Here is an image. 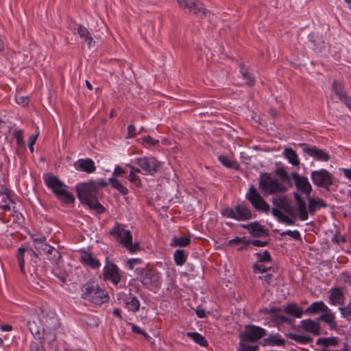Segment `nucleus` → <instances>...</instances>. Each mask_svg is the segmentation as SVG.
<instances>
[{"label":"nucleus","mask_w":351,"mask_h":351,"mask_svg":"<svg viewBox=\"0 0 351 351\" xmlns=\"http://www.w3.org/2000/svg\"><path fill=\"white\" fill-rule=\"evenodd\" d=\"M276 174L285 181H289L290 178L284 168L277 169Z\"/></svg>","instance_id":"nucleus-51"},{"label":"nucleus","mask_w":351,"mask_h":351,"mask_svg":"<svg viewBox=\"0 0 351 351\" xmlns=\"http://www.w3.org/2000/svg\"><path fill=\"white\" fill-rule=\"evenodd\" d=\"M278 221L285 223L287 225H294L295 224V221L293 219H292L291 218L288 217L284 213H282V215L280 216V217L278 219Z\"/></svg>","instance_id":"nucleus-56"},{"label":"nucleus","mask_w":351,"mask_h":351,"mask_svg":"<svg viewBox=\"0 0 351 351\" xmlns=\"http://www.w3.org/2000/svg\"><path fill=\"white\" fill-rule=\"evenodd\" d=\"M82 299L96 305H101L109 300L106 291L94 282L85 283L82 288Z\"/></svg>","instance_id":"nucleus-2"},{"label":"nucleus","mask_w":351,"mask_h":351,"mask_svg":"<svg viewBox=\"0 0 351 351\" xmlns=\"http://www.w3.org/2000/svg\"><path fill=\"white\" fill-rule=\"evenodd\" d=\"M14 137L17 144L21 145L23 143V131L21 130H16L14 134Z\"/></svg>","instance_id":"nucleus-62"},{"label":"nucleus","mask_w":351,"mask_h":351,"mask_svg":"<svg viewBox=\"0 0 351 351\" xmlns=\"http://www.w3.org/2000/svg\"><path fill=\"white\" fill-rule=\"evenodd\" d=\"M250 243H252L253 245L256 247H264L268 245L267 241H262L260 240H252Z\"/></svg>","instance_id":"nucleus-64"},{"label":"nucleus","mask_w":351,"mask_h":351,"mask_svg":"<svg viewBox=\"0 0 351 351\" xmlns=\"http://www.w3.org/2000/svg\"><path fill=\"white\" fill-rule=\"evenodd\" d=\"M44 335H51L50 341L56 339L54 332L60 328V323L56 313L53 311H47L41 319Z\"/></svg>","instance_id":"nucleus-7"},{"label":"nucleus","mask_w":351,"mask_h":351,"mask_svg":"<svg viewBox=\"0 0 351 351\" xmlns=\"http://www.w3.org/2000/svg\"><path fill=\"white\" fill-rule=\"evenodd\" d=\"M302 146L304 152L315 160L326 162L330 159V155L323 149L315 146L307 147L306 144H303Z\"/></svg>","instance_id":"nucleus-17"},{"label":"nucleus","mask_w":351,"mask_h":351,"mask_svg":"<svg viewBox=\"0 0 351 351\" xmlns=\"http://www.w3.org/2000/svg\"><path fill=\"white\" fill-rule=\"evenodd\" d=\"M250 241L247 240L245 237H236L234 239H232L230 241V243L232 245H239L238 250H241L245 246H247L248 244H250Z\"/></svg>","instance_id":"nucleus-43"},{"label":"nucleus","mask_w":351,"mask_h":351,"mask_svg":"<svg viewBox=\"0 0 351 351\" xmlns=\"http://www.w3.org/2000/svg\"><path fill=\"white\" fill-rule=\"evenodd\" d=\"M341 279L346 283L351 285V274L348 272H343L341 275Z\"/></svg>","instance_id":"nucleus-61"},{"label":"nucleus","mask_w":351,"mask_h":351,"mask_svg":"<svg viewBox=\"0 0 351 351\" xmlns=\"http://www.w3.org/2000/svg\"><path fill=\"white\" fill-rule=\"evenodd\" d=\"M128 180L134 183L136 186H140L141 185V180L140 178L134 173L133 171H130V173L128 176Z\"/></svg>","instance_id":"nucleus-49"},{"label":"nucleus","mask_w":351,"mask_h":351,"mask_svg":"<svg viewBox=\"0 0 351 351\" xmlns=\"http://www.w3.org/2000/svg\"><path fill=\"white\" fill-rule=\"evenodd\" d=\"M274 308H276L278 311H277L275 313H271V317L273 320L277 323V324H282V323H287L291 324V319L289 317H287L281 314L282 308L279 307H274Z\"/></svg>","instance_id":"nucleus-30"},{"label":"nucleus","mask_w":351,"mask_h":351,"mask_svg":"<svg viewBox=\"0 0 351 351\" xmlns=\"http://www.w3.org/2000/svg\"><path fill=\"white\" fill-rule=\"evenodd\" d=\"M80 261L92 269H97L101 266V263L98 259L93 257L90 253L84 251L81 255Z\"/></svg>","instance_id":"nucleus-22"},{"label":"nucleus","mask_w":351,"mask_h":351,"mask_svg":"<svg viewBox=\"0 0 351 351\" xmlns=\"http://www.w3.org/2000/svg\"><path fill=\"white\" fill-rule=\"evenodd\" d=\"M187 336L191 338L196 343L202 346H206L208 343L206 339L198 332H188Z\"/></svg>","instance_id":"nucleus-38"},{"label":"nucleus","mask_w":351,"mask_h":351,"mask_svg":"<svg viewBox=\"0 0 351 351\" xmlns=\"http://www.w3.org/2000/svg\"><path fill=\"white\" fill-rule=\"evenodd\" d=\"M173 259L177 265H183L186 261V255L183 250H177L174 252Z\"/></svg>","instance_id":"nucleus-36"},{"label":"nucleus","mask_w":351,"mask_h":351,"mask_svg":"<svg viewBox=\"0 0 351 351\" xmlns=\"http://www.w3.org/2000/svg\"><path fill=\"white\" fill-rule=\"evenodd\" d=\"M16 102L23 107L27 106L29 104V98L27 96H16Z\"/></svg>","instance_id":"nucleus-54"},{"label":"nucleus","mask_w":351,"mask_h":351,"mask_svg":"<svg viewBox=\"0 0 351 351\" xmlns=\"http://www.w3.org/2000/svg\"><path fill=\"white\" fill-rule=\"evenodd\" d=\"M27 250L21 247L18 249L16 258L18 261L20 271L22 274H25V253Z\"/></svg>","instance_id":"nucleus-32"},{"label":"nucleus","mask_w":351,"mask_h":351,"mask_svg":"<svg viewBox=\"0 0 351 351\" xmlns=\"http://www.w3.org/2000/svg\"><path fill=\"white\" fill-rule=\"evenodd\" d=\"M324 313H325L320 315L317 319L322 320V321L325 322L328 325H330L331 327L336 326L335 315L331 313H328V311L324 312Z\"/></svg>","instance_id":"nucleus-40"},{"label":"nucleus","mask_w":351,"mask_h":351,"mask_svg":"<svg viewBox=\"0 0 351 351\" xmlns=\"http://www.w3.org/2000/svg\"><path fill=\"white\" fill-rule=\"evenodd\" d=\"M30 351H46L43 343L40 341H32L29 345Z\"/></svg>","instance_id":"nucleus-48"},{"label":"nucleus","mask_w":351,"mask_h":351,"mask_svg":"<svg viewBox=\"0 0 351 351\" xmlns=\"http://www.w3.org/2000/svg\"><path fill=\"white\" fill-rule=\"evenodd\" d=\"M283 154L285 157L289 160V162L293 166H298L300 160L297 153L290 147L285 148Z\"/></svg>","instance_id":"nucleus-27"},{"label":"nucleus","mask_w":351,"mask_h":351,"mask_svg":"<svg viewBox=\"0 0 351 351\" xmlns=\"http://www.w3.org/2000/svg\"><path fill=\"white\" fill-rule=\"evenodd\" d=\"M284 313L296 318H300L304 313L303 310L295 303H288L284 306Z\"/></svg>","instance_id":"nucleus-26"},{"label":"nucleus","mask_w":351,"mask_h":351,"mask_svg":"<svg viewBox=\"0 0 351 351\" xmlns=\"http://www.w3.org/2000/svg\"><path fill=\"white\" fill-rule=\"evenodd\" d=\"M33 245L34 248L40 253L42 254L45 250V247L47 245V243L45 242V239L40 238V239H34Z\"/></svg>","instance_id":"nucleus-41"},{"label":"nucleus","mask_w":351,"mask_h":351,"mask_svg":"<svg viewBox=\"0 0 351 351\" xmlns=\"http://www.w3.org/2000/svg\"><path fill=\"white\" fill-rule=\"evenodd\" d=\"M121 277L119 267L106 258V265L104 267V279L111 281L114 285H117L121 280Z\"/></svg>","instance_id":"nucleus-14"},{"label":"nucleus","mask_w":351,"mask_h":351,"mask_svg":"<svg viewBox=\"0 0 351 351\" xmlns=\"http://www.w3.org/2000/svg\"><path fill=\"white\" fill-rule=\"evenodd\" d=\"M123 300L129 311L136 312L139 310L140 302L134 294L130 292L128 294H123Z\"/></svg>","instance_id":"nucleus-19"},{"label":"nucleus","mask_w":351,"mask_h":351,"mask_svg":"<svg viewBox=\"0 0 351 351\" xmlns=\"http://www.w3.org/2000/svg\"><path fill=\"white\" fill-rule=\"evenodd\" d=\"M288 336L291 339L301 343H307L313 341V339L307 335H301L293 333H289L288 334Z\"/></svg>","instance_id":"nucleus-39"},{"label":"nucleus","mask_w":351,"mask_h":351,"mask_svg":"<svg viewBox=\"0 0 351 351\" xmlns=\"http://www.w3.org/2000/svg\"><path fill=\"white\" fill-rule=\"evenodd\" d=\"M109 183L111 186L119 191L122 195H126L128 193V189L124 186L116 178H110Z\"/></svg>","instance_id":"nucleus-35"},{"label":"nucleus","mask_w":351,"mask_h":351,"mask_svg":"<svg viewBox=\"0 0 351 351\" xmlns=\"http://www.w3.org/2000/svg\"><path fill=\"white\" fill-rule=\"evenodd\" d=\"M258 187L265 195L284 193L287 190L286 186L267 173L261 174Z\"/></svg>","instance_id":"nucleus-6"},{"label":"nucleus","mask_w":351,"mask_h":351,"mask_svg":"<svg viewBox=\"0 0 351 351\" xmlns=\"http://www.w3.org/2000/svg\"><path fill=\"white\" fill-rule=\"evenodd\" d=\"M52 252L48 256V259L52 262V263L58 265L59 263L60 260L61 259V254L58 250L55 247L53 250H51Z\"/></svg>","instance_id":"nucleus-45"},{"label":"nucleus","mask_w":351,"mask_h":351,"mask_svg":"<svg viewBox=\"0 0 351 351\" xmlns=\"http://www.w3.org/2000/svg\"><path fill=\"white\" fill-rule=\"evenodd\" d=\"M38 136V134H33V135L30 136L28 139V145H29V150L32 153L34 152V145L35 144V143L36 141Z\"/></svg>","instance_id":"nucleus-59"},{"label":"nucleus","mask_w":351,"mask_h":351,"mask_svg":"<svg viewBox=\"0 0 351 351\" xmlns=\"http://www.w3.org/2000/svg\"><path fill=\"white\" fill-rule=\"evenodd\" d=\"M40 322H41V319H33L32 320H29L27 323V326L28 327V329L29 332L32 334V335L38 339H40L41 337V333L40 331L43 330V325L40 326Z\"/></svg>","instance_id":"nucleus-25"},{"label":"nucleus","mask_w":351,"mask_h":351,"mask_svg":"<svg viewBox=\"0 0 351 351\" xmlns=\"http://www.w3.org/2000/svg\"><path fill=\"white\" fill-rule=\"evenodd\" d=\"M311 178L315 186L323 188L327 191H330V186L332 185V175L324 169L313 171Z\"/></svg>","instance_id":"nucleus-8"},{"label":"nucleus","mask_w":351,"mask_h":351,"mask_svg":"<svg viewBox=\"0 0 351 351\" xmlns=\"http://www.w3.org/2000/svg\"><path fill=\"white\" fill-rule=\"evenodd\" d=\"M246 198L257 210L266 213L269 211V205L254 186L250 188L248 193L246 194Z\"/></svg>","instance_id":"nucleus-10"},{"label":"nucleus","mask_w":351,"mask_h":351,"mask_svg":"<svg viewBox=\"0 0 351 351\" xmlns=\"http://www.w3.org/2000/svg\"><path fill=\"white\" fill-rule=\"evenodd\" d=\"M110 233L116 237L123 247H125L130 254L139 251L138 243H132V235L130 230H125L122 225L116 223Z\"/></svg>","instance_id":"nucleus-5"},{"label":"nucleus","mask_w":351,"mask_h":351,"mask_svg":"<svg viewBox=\"0 0 351 351\" xmlns=\"http://www.w3.org/2000/svg\"><path fill=\"white\" fill-rule=\"evenodd\" d=\"M191 243V239L188 237H173L171 240V245L173 247H186Z\"/></svg>","instance_id":"nucleus-33"},{"label":"nucleus","mask_w":351,"mask_h":351,"mask_svg":"<svg viewBox=\"0 0 351 351\" xmlns=\"http://www.w3.org/2000/svg\"><path fill=\"white\" fill-rule=\"evenodd\" d=\"M44 180L47 187L52 190L60 201L66 204L74 202V195L66 189V186L56 176H49L45 177Z\"/></svg>","instance_id":"nucleus-4"},{"label":"nucleus","mask_w":351,"mask_h":351,"mask_svg":"<svg viewBox=\"0 0 351 351\" xmlns=\"http://www.w3.org/2000/svg\"><path fill=\"white\" fill-rule=\"evenodd\" d=\"M332 90L337 97L346 92L344 90L343 85L341 82L337 81L333 82Z\"/></svg>","instance_id":"nucleus-46"},{"label":"nucleus","mask_w":351,"mask_h":351,"mask_svg":"<svg viewBox=\"0 0 351 351\" xmlns=\"http://www.w3.org/2000/svg\"><path fill=\"white\" fill-rule=\"evenodd\" d=\"M221 215L238 221L249 220L252 217L251 210L243 205H237L234 209L226 208L222 210Z\"/></svg>","instance_id":"nucleus-9"},{"label":"nucleus","mask_w":351,"mask_h":351,"mask_svg":"<svg viewBox=\"0 0 351 351\" xmlns=\"http://www.w3.org/2000/svg\"><path fill=\"white\" fill-rule=\"evenodd\" d=\"M77 171H82L88 173L95 171L96 167L94 162L91 159H80L74 165Z\"/></svg>","instance_id":"nucleus-18"},{"label":"nucleus","mask_w":351,"mask_h":351,"mask_svg":"<svg viewBox=\"0 0 351 351\" xmlns=\"http://www.w3.org/2000/svg\"><path fill=\"white\" fill-rule=\"evenodd\" d=\"M135 162L146 174L154 176L159 169L160 162L154 157L136 158Z\"/></svg>","instance_id":"nucleus-12"},{"label":"nucleus","mask_w":351,"mask_h":351,"mask_svg":"<svg viewBox=\"0 0 351 351\" xmlns=\"http://www.w3.org/2000/svg\"><path fill=\"white\" fill-rule=\"evenodd\" d=\"M339 100L343 102L348 108H351V98L345 92L338 96Z\"/></svg>","instance_id":"nucleus-52"},{"label":"nucleus","mask_w":351,"mask_h":351,"mask_svg":"<svg viewBox=\"0 0 351 351\" xmlns=\"http://www.w3.org/2000/svg\"><path fill=\"white\" fill-rule=\"evenodd\" d=\"M132 332L136 334H139L143 335L146 339L149 338V336L142 329H141L138 326L134 325V324L130 323Z\"/></svg>","instance_id":"nucleus-53"},{"label":"nucleus","mask_w":351,"mask_h":351,"mask_svg":"<svg viewBox=\"0 0 351 351\" xmlns=\"http://www.w3.org/2000/svg\"><path fill=\"white\" fill-rule=\"evenodd\" d=\"M141 281L147 287L156 286L160 280V274L158 272L152 270H145L141 269L140 270Z\"/></svg>","instance_id":"nucleus-15"},{"label":"nucleus","mask_w":351,"mask_h":351,"mask_svg":"<svg viewBox=\"0 0 351 351\" xmlns=\"http://www.w3.org/2000/svg\"><path fill=\"white\" fill-rule=\"evenodd\" d=\"M273 204L278 208L283 209L287 208L289 204L288 199L286 196H281L273 198Z\"/></svg>","instance_id":"nucleus-42"},{"label":"nucleus","mask_w":351,"mask_h":351,"mask_svg":"<svg viewBox=\"0 0 351 351\" xmlns=\"http://www.w3.org/2000/svg\"><path fill=\"white\" fill-rule=\"evenodd\" d=\"M243 228L247 229L253 237H261L267 234V232L263 226H261L258 222H252L250 224L243 225Z\"/></svg>","instance_id":"nucleus-23"},{"label":"nucleus","mask_w":351,"mask_h":351,"mask_svg":"<svg viewBox=\"0 0 351 351\" xmlns=\"http://www.w3.org/2000/svg\"><path fill=\"white\" fill-rule=\"evenodd\" d=\"M98 187L94 182L81 183L76 186L77 197L84 204L97 213H103L104 207L97 199Z\"/></svg>","instance_id":"nucleus-1"},{"label":"nucleus","mask_w":351,"mask_h":351,"mask_svg":"<svg viewBox=\"0 0 351 351\" xmlns=\"http://www.w3.org/2000/svg\"><path fill=\"white\" fill-rule=\"evenodd\" d=\"M328 306L323 302H315L312 303L305 311L307 313H315L318 311L327 312Z\"/></svg>","instance_id":"nucleus-28"},{"label":"nucleus","mask_w":351,"mask_h":351,"mask_svg":"<svg viewBox=\"0 0 351 351\" xmlns=\"http://www.w3.org/2000/svg\"><path fill=\"white\" fill-rule=\"evenodd\" d=\"M263 341L264 345L269 346H280L285 343V340L278 333L269 335L267 337L263 339Z\"/></svg>","instance_id":"nucleus-24"},{"label":"nucleus","mask_w":351,"mask_h":351,"mask_svg":"<svg viewBox=\"0 0 351 351\" xmlns=\"http://www.w3.org/2000/svg\"><path fill=\"white\" fill-rule=\"evenodd\" d=\"M142 140L143 143L149 144L152 146H155L159 143L158 140L154 139L150 136H145L142 138Z\"/></svg>","instance_id":"nucleus-58"},{"label":"nucleus","mask_w":351,"mask_h":351,"mask_svg":"<svg viewBox=\"0 0 351 351\" xmlns=\"http://www.w3.org/2000/svg\"><path fill=\"white\" fill-rule=\"evenodd\" d=\"M266 335V331L261 327L254 325H247L245 330L239 334V339L242 341L256 342Z\"/></svg>","instance_id":"nucleus-11"},{"label":"nucleus","mask_w":351,"mask_h":351,"mask_svg":"<svg viewBox=\"0 0 351 351\" xmlns=\"http://www.w3.org/2000/svg\"><path fill=\"white\" fill-rule=\"evenodd\" d=\"M177 1L180 7L188 9L189 12L198 15L200 18L206 17V10L201 8L195 0H177Z\"/></svg>","instance_id":"nucleus-16"},{"label":"nucleus","mask_w":351,"mask_h":351,"mask_svg":"<svg viewBox=\"0 0 351 351\" xmlns=\"http://www.w3.org/2000/svg\"><path fill=\"white\" fill-rule=\"evenodd\" d=\"M345 297L343 290L340 287H335L330 290L329 296L330 302L333 305H341L343 304Z\"/></svg>","instance_id":"nucleus-21"},{"label":"nucleus","mask_w":351,"mask_h":351,"mask_svg":"<svg viewBox=\"0 0 351 351\" xmlns=\"http://www.w3.org/2000/svg\"><path fill=\"white\" fill-rule=\"evenodd\" d=\"M247 341L240 340L239 347L237 351H256L258 348V346L257 345H247L245 343Z\"/></svg>","instance_id":"nucleus-44"},{"label":"nucleus","mask_w":351,"mask_h":351,"mask_svg":"<svg viewBox=\"0 0 351 351\" xmlns=\"http://www.w3.org/2000/svg\"><path fill=\"white\" fill-rule=\"evenodd\" d=\"M282 237L289 235L295 240H301V235L298 230H286L280 232Z\"/></svg>","instance_id":"nucleus-47"},{"label":"nucleus","mask_w":351,"mask_h":351,"mask_svg":"<svg viewBox=\"0 0 351 351\" xmlns=\"http://www.w3.org/2000/svg\"><path fill=\"white\" fill-rule=\"evenodd\" d=\"M300 326L306 332L313 333L315 335H319L320 326L318 322L311 319L302 320Z\"/></svg>","instance_id":"nucleus-20"},{"label":"nucleus","mask_w":351,"mask_h":351,"mask_svg":"<svg viewBox=\"0 0 351 351\" xmlns=\"http://www.w3.org/2000/svg\"><path fill=\"white\" fill-rule=\"evenodd\" d=\"M291 177L293 180L295 186L298 191L301 192L307 199H308L312 191V186L308 178L296 172L291 173Z\"/></svg>","instance_id":"nucleus-13"},{"label":"nucleus","mask_w":351,"mask_h":351,"mask_svg":"<svg viewBox=\"0 0 351 351\" xmlns=\"http://www.w3.org/2000/svg\"><path fill=\"white\" fill-rule=\"evenodd\" d=\"M77 32L79 36L84 38L88 45V47H90L92 46V43H94V41L93 38L90 36V33L88 29L82 25H78L77 27Z\"/></svg>","instance_id":"nucleus-31"},{"label":"nucleus","mask_w":351,"mask_h":351,"mask_svg":"<svg viewBox=\"0 0 351 351\" xmlns=\"http://www.w3.org/2000/svg\"><path fill=\"white\" fill-rule=\"evenodd\" d=\"M240 72L247 85L250 86L254 85L255 80L253 75L248 72L247 69L245 67V65L243 63L240 64Z\"/></svg>","instance_id":"nucleus-29"},{"label":"nucleus","mask_w":351,"mask_h":351,"mask_svg":"<svg viewBox=\"0 0 351 351\" xmlns=\"http://www.w3.org/2000/svg\"><path fill=\"white\" fill-rule=\"evenodd\" d=\"M294 198L297 204V209L298 211V217L302 221L308 219V213L313 215L315 211L319 208H326L327 204L321 199L308 198V210L306 204L302 197L298 193H294Z\"/></svg>","instance_id":"nucleus-3"},{"label":"nucleus","mask_w":351,"mask_h":351,"mask_svg":"<svg viewBox=\"0 0 351 351\" xmlns=\"http://www.w3.org/2000/svg\"><path fill=\"white\" fill-rule=\"evenodd\" d=\"M256 255L261 263L269 262L271 258L270 254L267 251H265L263 253H257Z\"/></svg>","instance_id":"nucleus-50"},{"label":"nucleus","mask_w":351,"mask_h":351,"mask_svg":"<svg viewBox=\"0 0 351 351\" xmlns=\"http://www.w3.org/2000/svg\"><path fill=\"white\" fill-rule=\"evenodd\" d=\"M218 160L224 167L234 169H239V165L236 161L232 160L223 155L219 156Z\"/></svg>","instance_id":"nucleus-34"},{"label":"nucleus","mask_w":351,"mask_h":351,"mask_svg":"<svg viewBox=\"0 0 351 351\" xmlns=\"http://www.w3.org/2000/svg\"><path fill=\"white\" fill-rule=\"evenodd\" d=\"M339 311L343 317H348L351 315V308L349 304L346 307L339 308Z\"/></svg>","instance_id":"nucleus-63"},{"label":"nucleus","mask_w":351,"mask_h":351,"mask_svg":"<svg viewBox=\"0 0 351 351\" xmlns=\"http://www.w3.org/2000/svg\"><path fill=\"white\" fill-rule=\"evenodd\" d=\"M254 269L255 272H260V273H265L266 272L268 269L265 267V265H263L261 263H256L254 265Z\"/></svg>","instance_id":"nucleus-60"},{"label":"nucleus","mask_w":351,"mask_h":351,"mask_svg":"<svg viewBox=\"0 0 351 351\" xmlns=\"http://www.w3.org/2000/svg\"><path fill=\"white\" fill-rule=\"evenodd\" d=\"M141 263V260L139 258H130L126 261L127 267L132 270L134 268V265H138Z\"/></svg>","instance_id":"nucleus-55"},{"label":"nucleus","mask_w":351,"mask_h":351,"mask_svg":"<svg viewBox=\"0 0 351 351\" xmlns=\"http://www.w3.org/2000/svg\"><path fill=\"white\" fill-rule=\"evenodd\" d=\"M128 133L127 137L128 138H134L136 136V127L134 124H130L128 126Z\"/></svg>","instance_id":"nucleus-57"},{"label":"nucleus","mask_w":351,"mask_h":351,"mask_svg":"<svg viewBox=\"0 0 351 351\" xmlns=\"http://www.w3.org/2000/svg\"><path fill=\"white\" fill-rule=\"evenodd\" d=\"M338 339L337 337H328V338H319L317 340L316 343L317 345H322L324 347H328L330 346H335L338 344Z\"/></svg>","instance_id":"nucleus-37"}]
</instances>
